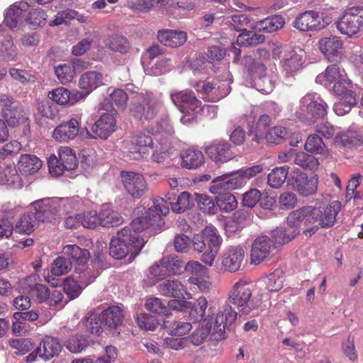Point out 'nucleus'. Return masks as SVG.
Listing matches in <instances>:
<instances>
[{"mask_svg":"<svg viewBox=\"0 0 363 363\" xmlns=\"http://www.w3.org/2000/svg\"><path fill=\"white\" fill-rule=\"evenodd\" d=\"M237 318V312L231 306H222L216 314L213 326L211 320L205 319L203 324L200 325L193 333L188 337V340L194 345L203 344L208 336L212 333L217 335L215 338H223L225 329L230 326Z\"/></svg>","mask_w":363,"mask_h":363,"instance_id":"f257e3e1","label":"nucleus"},{"mask_svg":"<svg viewBox=\"0 0 363 363\" xmlns=\"http://www.w3.org/2000/svg\"><path fill=\"white\" fill-rule=\"evenodd\" d=\"M145 241L142 238H138L131 233L128 227H124L118 230L110 242V255L115 259H121L130 255V259L135 258L142 248Z\"/></svg>","mask_w":363,"mask_h":363,"instance_id":"f03ea898","label":"nucleus"},{"mask_svg":"<svg viewBox=\"0 0 363 363\" xmlns=\"http://www.w3.org/2000/svg\"><path fill=\"white\" fill-rule=\"evenodd\" d=\"M222 242L223 239L217 229L212 225L206 227L192 240L194 249L203 252L201 261L209 267L213 266Z\"/></svg>","mask_w":363,"mask_h":363,"instance_id":"7ed1b4c3","label":"nucleus"},{"mask_svg":"<svg viewBox=\"0 0 363 363\" xmlns=\"http://www.w3.org/2000/svg\"><path fill=\"white\" fill-rule=\"evenodd\" d=\"M262 294L252 295V286L245 280L234 284L229 294L230 302L243 314L257 309L262 305Z\"/></svg>","mask_w":363,"mask_h":363,"instance_id":"20e7f679","label":"nucleus"},{"mask_svg":"<svg viewBox=\"0 0 363 363\" xmlns=\"http://www.w3.org/2000/svg\"><path fill=\"white\" fill-rule=\"evenodd\" d=\"M327 104L316 93H308L299 101L294 111L297 118L306 123H313L327 113Z\"/></svg>","mask_w":363,"mask_h":363,"instance_id":"39448f33","label":"nucleus"},{"mask_svg":"<svg viewBox=\"0 0 363 363\" xmlns=\"http://www.w3.org/2000/svg\"><path fill=\"white\" fill-rule=\"evenodd\" d=\"M169 211V208L167 202L163 198H156L153 200V206H151L145 217H139L134 219L130 223V228L131 233L138 238H140L138 235L149 225L159 226L163 223L162 217L167 215Z\"/></svg>","mask_w":363,"mask_h":363,"instance_id":"423d86ee","label":"nucleus"},{"mask_svg":"<svg viewBox=\"0 0 363 363\" xmlns=\"http://www.w3.org/2000/svg\"><path fill=\"white\" fill-rule=\"evenodd\" d=\"M320 215V208L311 206H303L291 211L287 216V223L290 227L303 225V233L311 236L318 230V218Z\"/></svg>","mask_w":363,"mask_h":363,"instance_id":"0eeeda50","label":"nucleus"},{"mask_svg":"<svg viewBox=\"0 0 363 363\" xmlns=\"http://www.w3.org/2000/svg\"><path fill=\"white\" fill-rule=\"evenodd\" d=\"M170 97L181 113L186 114L180 118L183 124H188L196 115L201 113V101L192 91H173Z\"/></svg>","mask_w":363,"mask_h":363,"instance_id":"6e6552de","label":"nucleus"},{"mask_svg":"<svg viewBox=\"0 0 363 363\" xmlns=\"http://www.w3.org/2000/svg\"><path fill=\"white\" fill-rule=\"evenodd\" d=\"M58 156L52 155L48 160L49 172L52 176L59 177L65 171L73 170L77 167L76 155L69 147H60Z\"/></svg>","mask_w":363,"mask_h":363,"instance_id":"1a4fd4ad","label":"nucleus"},{"mask_svg":"<svg viewBox=\"0 0 363 363\" xmlns=\"http://www.w3.org/2000/svg\"><path fill=\"white\" fill-rule=\"evenodd\" d=\"M137 103L130 105V111L137 119L145 118L147 120L155 117L159 111L157 99L151 92L140 93L136 96Z\"/></svg>","mask_w":363,"mask_h":363,"instance_id":"9d476101","label":"nucleus"},{"mask_svg":"<svg viewBox=\"0 0 363 363\" xmlns=\"http://www.w3.org/2000/svg\"><path fill=\"white\" fill-rule=\"evenodd\" d=\"M342 34L352 36L363 33V6H354L347 9L337 25Z\"/></svg>","mask_w":363,"mask_h":363,"instance_id":"9b49d317","label":"nucleus"},{"mask_svg":"<svg viewBox=\"0 0 363 363\" xmlns=\"http://www.w3.org/2000/svg\"><path fill=\"white\" fill-rule=\"evenodd\" d=\"M116 129V121L110 113L102 115L91 126V132L86 128L82 130L81 136L86 138L106 139Z\"/></svg>","mask_w":363,"mask_h":363,"instance_id":"f8f14e48","label":"nucleus"},{"mask_svg":"<svg viewBox=\"0 0 363 363\" xmlns=\"http://www.w3.org/2000/svg\"><path fill=\"white\" fill-rule=\"evenodd\" d=\"M121 178L125 190L135 199L141 198L148 190L147 183L140 173L123 171Z\"/></svg>","mask_w":363,"mask_h":363,"instance_id":"ddd939ff","label":"nucleus"},{"mask_svg":"<svg viewBox=\"0 0 363 363\" xmlns=\"http://www.w3.org/2000/svg\"><path fill=\"white\" fill-rule=\"evenodd\" d=\"M60 201L55 198H44L31 203L35 210V218L38 221H51L57 216H60L57 202Z\"/></svg>","mask_w":363,"mask_h":363,"instance_id":"4468645a","label":"nucleus"},{"mask_svg":"<svg viewBox=\"0 0 363 363\" xmlns=\"http://www.w3.org/2000/svg\"><path fill=\"white\" fill-rule=\"evenodd\" d=\"M274 248V240L271 238L265 235L257 236L252 243L251 263L259 264L269 257Z\"/></svg>","mask_w":363,"mask_h":363,"instance_id":"2eb2a0df","label":"nucleus"},{"mask_svg":"<svg viewBox=\"0 0 363 363\" xmlns=\"http://www.w3.org/2000/svg\"><path fill=\"white\" fill-rule=\"evenodd\" d=\"M245 251L242 246L235 245L227 247L220 257L222 268L227 272H238L245 259Z\"/></svg>","mask_w":363,"mask_h":363,"instance_id":"dca6fc26","label":"nucleus"},{"mask_svg":"<svg viewBox=\"0 0 363 363\" xmlns=\"http://www.w3.org/2000/svg\"><path fill=\"white\" fill-rule=\"evenodd\" d=\"M250 74L254 79L256 89L263 94L272 91L276 80L273 77L266 74V67L259 62H255L249 69Z\"/></svg>","mask_w":363,"mask_h":363,"instance_id":"f3484780","label":"nucleus"},{"mask_svg":"<svg viewBox=\"0 0 363 363\" xmlns=\"http://www.w3.org/2000/svg\"><path fill=\"white\" fill-rule=\"evenodd\" d=\"M326 23L318 12L307 11L295 19L294 27L301 31L317 30L323 28Z\"/></svg>","mask_w":363,"mask_h":363,"instance_id":"a211bd4d","label":"nucleus"},{"mask_svg":"<svg viewBox=\"0 0 363 363\" xmlns=\"http://www.w3.org/2000/svg\"><path fill=\"white\" fill-rule=\"evenodd\" d=\"M207 156L215 163L223 164L235 157L231 145L227 141H215L205 148Z\"/></svg>","mask_w":363,"mask_h":363,"instance_id":"6ab92c4d","label":"nucleus"},{"mask_svg":"<svg viewBox=\"0 0 363 363\" xmlns=\"http://www.w3.org/2000/svg\"><path fill=\"white\" fill-rule=\"evenodd\" d=\"M305 52L303 50H292L285 53L281 61L282 72L286 77H293L303 68Z\"/></svg>","mask_w":363,"mask_h":363,"instance_id":"aec40b11","label":"nucleus"},{"mask_svg":"<svg viewBox=\"0 0 363 363\" xmlns=\"http://www.w3.org/2000/svg\"><path fill=\"white\" fill-rule=\"evenodd\" d=\"M320 51L329 61H337L340 59L342 50V41L337 36L330 35L320 38L318 41Z\"/></svg>","mask_w":363,"mask_h":363,"instance_id":"412c9836","label":"nucleus"},{"mask_svg":"<svg viewBox=\"0 0 363 363\" xmlns=\"http://www.w3.org/2000/svg\"><path fill=\"white\" fill-rule=\"evenodd\" d=\"M79 133V121L71 118L62 121L52 132V138L58 142L67 143L74 140Z\"/></svg>","mask_w":363,"mask_h":363,"instance_id":"4be33fe9","label":"nucleus"},{"mask_svg":"<svg viewBox=\"0 0 363 363\" xmlns=\"http://www.w3.org/2000/svg\"><path fill=\"white\" fill-rule=\"evenodd\" d=\"M152 145V139L145 133H140L133 136L130 143H127L125 151L126 157L130 160H140L145 155L140 150V147H150Z\"/></svg>","mask_w":363,"mask_h":363,"instance_id":"5701e85b","label":"nucleus"},{"mask_svg":"<svg viewBox=\"0 0 363 363\" xmlns=\"http://www.w3.org/2000/svg\"><path fill=\"white\" fill-rule=\"evenodd\" d=\"M293 186L301 196H308L317 191L318 178L316 175L308 177L303 172L296 173L293 177Z\"/></svg>","mask_w":363,"mask_h":363,"instance_id":"b1692460","label":"nucleus"},{"mask_svg":"<svg viewBox=\"0 0 363 363\" xmlns=\"http://www.w3.org/2000/svg\"><path fill=\"white\" fill-rule=\"evenodd\" d=\"M62 350L60 340L52 336H45L42 339L36 348L38 357L44 361H48L55 356H57Z\"/></svg>","mask_w":363,"mask_h":363,"instance_id":"393cba45","label":"nucleus"},{"mask_svg":"<svg viewBox=\"0 0 363 363\" xmlns=\"http://www.w3.org/2000/svg\"><path fill=\"white\" fill-rule=\"evenodd\" d=\"M84 69V62L77 60L72 65H59L55 67V73L58 80L62 84H66L72 81L76 72H79Z\"/></svg>","mask_w":363,"mask_h":363,"instance_id":"a878e982","label":"nucleus"},{"mask_svg":"<svg viewBox=\"0 0 363 363\" xmlns=\"http://www.w3.org/2000/svg\"><path fill=\"white\" fill-rule=\"evenodd\" d=\"M270 121L269 116L264 114L259 118L255 125L248 126V135L251 137L252 141L262 143L266 140Z\"/></svg>","mask_w":363,"mask_h":363,"instance_id":"bb28decb","label":"nucleus"},{"mask_svg":"<svg viewBox=\"0 0 363 363\" xmlns=\"http://www.w3.org/2000/svg\"><path fill=\"white\" fill-rule=\"evenodd\" d=\"M157 38L165 46L177 48L186 42L187 35L182 30H163L158 32Z\"/></svg>","mask_w":363,"mask_h":363,"instance_id":"cd10ccee","label":"nucleus"},{"mask_svg":"<svg viewBox=\"0 0 363 363\" xmlns=\"http://www.w3.org/2000/svg\"><path fill=\"white\" fill-rule=\"evenodd\" d=\"M158 291L163 296L173 298H182L184 294L189 295L182 282L177 279H168L160 284Z\"/></svg>","mask_w":363,"mask_h":363,"instance_id":"c85d7f7f","label":"nucleus"},{"mask_svg":"<svg viewBox=\"0 0 363 363\" xmlns=\"http://www.w3.org/2000/svg\"><path fill=\"white\" fill-rule=\"evenodd\" d=\"M48 97L60 105H74L79 99H84V94L79 91L71 94L67 89L59 87L50 91Z\"/></svg>","mask_w":363,"mask_h":363,"instance_id":"c756f323","label":"nucleus"},{"mask_svg":"<svg viewBox=\"0 0 363 363\" xmlns=\"http://www.w3.org/2000/svg\"><path fill=\"white\" fill-rule=\"evenodd\" d=\"M123 313L118 306H112L104 310L99 315L104 325L110 328H116L121 325L123 320Z\"/></svg>","mask_w":363,"mask_h":363,"instance_id":"7c9ffc66","label":"nucleus"},{"mask_svg":"<svg viewBox=\"0 0 363 363\" xmlns=\"http://www.w3.org/2000/svg\"><path fill=\"white\" fill-rule=\"evenodd\" d=\"M232 80L225 81L218 84L212 82H203L202 90L204 94L210 95L212 101H218L226 96L230 91V84Z\"/></svg>","mask_w":363,"mask_h":363,"instance_id":"2f4dec72","label":"nucleus"},{"mask_svg":"<svg viewBox=\"0 0 363 363\" xmlns=\"http://www.w3.org/2000/svg\"><path fill=\"white\" fill-rule=\"evenodd\" d=\"M341 208V203L338 201H332L323 210L318 218V227L329 228L333 226L336 220V216Z\"/></svg>","mask_w":363,"mask_h":363,"instance_id":"473e14b6","label":"nucleus"},{"mask_svg":"<svg viewBox=\"0 0 363 363\" xmlns=\"http://www.w3.org/2000/svg\"><path fill=\"white\" fill-rule=\"evenodd\" d=\"M104 77L100 72L91 71L84 73L79 78V86L86 90L84 98L104 84Z\"/></svg>","mask_w":363,"mask_h":363,"instance_id":"72a5a7b5","label":"nucleus"},{"mask_svg":"<svg viewBox=\"0 0 363 363\" xmlns=\"http://www.w3.org/2000/svg\"><path fill=\"white\" fill-rule=\"evenodd\" d=\"M28 6L26 2L15 3L6 11L4 22L9 28L13 29L20 24L23 11Z\"/></svg>","mask_w":363,"mask_h":363,"instance_id":"f704fd0d","label":"nucleus"},{"mask_svg":"<svg viewBox=\"0 0 363 363\" xmlns=\"http://www.w3.org/2000/svg\"><path fill=\"white\" fill-rule=\"evenodd\" d=\"M182 167L193 169L199 167L204 162V156L201 151L189 148L181 153Z\"/></svg>","mask_w":363,"mask_h":363,"instance_id":"c9c22d12","label":"nucleus"},{"mask_svg":"<svg viewBox=\"0 0 363 363\" xmlns=\"http://www.w3.org/2000/svg\"><path fill=\"white\" fill-rule=\"evenodd\" d=\"M41 167V160L35 155L30 154L21 155L18 162V170L24 174L32 175L36 173Z\"/></svg>","mask_w":363,"mask_h":363,"instance_id":"e433bc0d","label":"nucleus"},{"mask_svg":"<svg viewBox=\"0 0 363 363\" xmlns=\"http://www.w3.org/2000/svg\"><path fill=\"white\" fill-rule=\"evenodd\" d=\"M123 222L122 216L113 210L108 204H104L99 213V225L104 227H113Z\"/></svg>","mask_w":363,"mask_h":363,"instance_id":"4c0bfd02","label":"nucleus"},{"mask_svg":"<svg viewBox=\"0 0 363 363\" xmlns=\"http://www.w3.org/2000/svg\"><path fill=\"white\" fill-rule=\"evenodd\" d=\"M3 114L4 118L9 126L16 127L23 125V128H27L29 125L28 116L21 109L13 108L3 110Z\"/></svg>","mask_w":363,"mask_h":363,"instance_id":"58836bf2","label":"nucleus"},{"mask_svg":"<svg viewBox=\"0 0 363 363\" xmlns=\"http://www.w3.org/2000/svg\"><path fill=\"white\" fill-rule=\"evenodd\" d=\"M0 184H6L16 189L23 186V183L17 169L13 165L0 169Z\"/></svg>","mask_w":363,"mask_h":363,"instance_id":"ea45409f","label":"nucleus"},{"mask_svg":"<svg viewBox=\"0 0 363 363\" xmlns=\"http://www.w3.org/2000/svg\"><path fill=\"white\" fill-rule=\"evenodd\" d=\"M71 268L72 262L69 259L64 257H58L52 264L50 271L48 270L47 272L45 271L44 272L45 279L48 282L51 283V279L49 275L50 272L53 276L59 277L67 274L70 271Z\"/></svg>","mask_w":363,"mask_h":363,"instance_id":"a19ab883","label":"nucleus"},{"mask_svg":"<svg viewBox=\"0 0 363 363\" xmlns=\"http://www.w3.org/2000/svg\"><path fill=\"white\" fill-rule=\"evenodd\" d=\"M164 201L167 202L166 200ZM167 204L171 206V208L174 213H182L194 206V199L190 193L183 191L177 196L175 201H169Z\"/></svg>","mask_w":363,"mask_h":363,"instance_id":"79ce46f5","label":"nucleus"},{"mask_svg":"<svg viewBox=\"0 0 363 363\" xmlns=\"http://www.w3.org/2000/svg\"><path fill=\"white\" fill-rule=\"evenodd\" d=\"M62 252L74 262L77 266L86 264L90 257V253L86 249H82L76 245H67L62 249Z\"/></svg>","mask_w":363,"mask_h":363,"instance_id":"37998d69","label":"nucleus"},{"mask_svg":"<svg viewBox=\"0 0 363 363\" xmlns=\"http://www.w3.org/2000/svg\"><path fill=\"white\" fill-rule=\"evenodd\" d=\"M284 18L280 16H274L259 21H256L254 30L265 33H272L281 28L284 25Z\"/></svg>","mask_w":363,"mask_h":363,"instance_id":"c03bdc74","label":"nucleus"},{"mask_svg":"<svg viewBox=\"0 0 363 363\" xmlns=\"http://www.w3.org/2000/svg\"><path fill=\"white\" fill-rule=\"evenodd\" d=\"M289 167L274 168L267 175V184L273 189H279L285 182L289 174Z\"/></svg>","mask_w":363,"mask_h":363,"instance_id":"a18cd8bd","label":"nucleus"},{"mask_svg":"<svg viewBox=\"0 0 363 363\" xmlns=\"http://www.w3.org/2000/svg\"><path fill=\"white\" fill-rule=\"evenodd\" d=\"M164 327L168 333L174 336H184L192 329L191 323L182 318L164 323Z\"/></svg>","mask_w":363,"mask_h":363,"instance_id":"49530a36","label":"nucleus"},{"mask_svg":"<svg viewBox=\"0 0 363 363\" xmlns=\"http://www.w3.org/2000/svg\"><path fill=\"white\" fill-rule=\"evenodd\" d=\"M323 76L318 75L316 77V82H320ZM323 77L330 83L336 84L341 80H345L347 78L345 70L341 68L338 65L334 64L328 66L324 72Z\"/></svg>","mask_w":363,"mask_h":363,"instance_id":"de8ad7c7","label":"nucleus"},{"mask_svg":"<svg viewBox=\"0 0 363 363\" xmlns=\"http://www.w3.org/2000/svg\"><path fill=\"white\" fill-rule=\"evenodd\" d=\"M305 150L315 154L327 155L328 150L322 139L317 135L313 134L308 137L305 143Z\"/></svg>","mask_w":363,"mask_h":363,"instance_id":"09e8293b","label":"nucleus"},{"mask_svg":"<svg viewBox=\"0 0 363 363\" xmlns=\"http://www.w3.org/2000/svg\"><path fill=\"white\" fill-rule=\"evenodd\" d=\"M106 45L112 51L121 54L126 53L130 45L126 38L118 35H113L106 40Z\"/></svg>","mask_w":363,"mask_h":363,"instance_id":"8fccbe9b","label":"nucleus"},{"mask_svg":"<svg viewBox=\"0 0 363 363\" xmlns=\"http://www.w3.org/2000/svg\"><path fill=\"white\" fill-rule=\"evenodd\" d=\"M75 272L79 274V281L86 286L94 281L98 276V272H95L93 267H90L86 264H82L79 266H76Z\"/></svg>","mask_w":363,"mask_h":363,"instance_id":"3c124183","label":"nucleus"},{"mask_svg":"<svg viewBox=\"0 0 363 363\" xmlns=\"http://www.w3.org/2000/svg\"><path fill=\"white\" fill-rule=\"evenodd\" d=\"M208 301L206 298L203 296L199 297L196 300V303L191 306L189 311V319L193 322H199L201 321L206 313V310L207 308Z\"/></svg>","mask_w":363,"mask_h":363,"instance_id":"603ef678","label":"nucleus"},{"mask_svg":"<svg viewBox=\"0 0 363 363\" xmlns=\"http://www.w3.org/2000/svg\"><path fill=\"white\" fill-rule=\"evenodd\" d=\"M294 164L308 170H316L319 166L318 160L311 155L300 152L295 155Z\"/></svg>","mask_w":363,"mask_h":363,"instance_id":"864d4df0","label":"nucleus"},{"mask_svg":"<svg viewBox=\"0 0 363 363\" xmlns=\"http://www.w3.org/2000/svg\"><path fill=\"white\" fill-rule=\"evenodd\" d=\"M298 233L297 229L291 228V227L287 229L279 227L272 231L273 238L272 239L274 240V243L284 244L291 240Z\"/></svg>","mask_w":363,"mask_h":363,"instance_id":"5fc2aeb1","label":"nucleus"},{"mask_svg":"<svg viewBox=\"0 0 363 363\" xmlns=\"http://www.w3.org/2000/svg\"><path fill=\"white\" fill-rule=\"evenodd\" d=\"M262 281L269 291H278L283 287L284 277L281 270L277 269L263 278Z\"/></svg>","mask_w":363,"mask_h":363,"instance_id":"6e6d98bb","label":"nucleus"},{"mask_svg":"<svg viewBox=\"0 0 363 363\" xmlns=\"http://www.w3.org/2000/svg\"><path fill=\"white\" fill-rule=\"evenodd\" d=\"M264 36L252 31L243 30L237 38V44L240 46L255 45L263 43Z\"/></svg>","mask_w":363,"mask_h":363,"instance_id":"4d7b16f0","label":"nucleus"},{"mask_svg":"<svg viewBox=\"0 0 363 363\" xmlns=\"http://www.w3.org/2000/svg\"><path fill=\"white\" fill-rule=\"evenodd\" d=\"M145 308L153 313L164 316H168L170 313H168V308L166 303L162 301L161 298L157 297H149L146 299L145 303Z\"/></svg>","mask_w":363,"mask_h":363,"instance_id":"13d9d810","label":"nucleus"},{"mask_svg":"<svg viewBox=\"0 0 363 363\" xmlns=\"http://www.w3.org/2000/svg\"><path fill=\"white\" fill-rule=\"evenodd\" d=\"M231 23L236 30L242 32L247 27L254 30L256 19L247 14H237L232 16Z\"/></svg>","mask_w":363,"mask_h":363,"instance_id":"bf43d9fd","label":"nucleus"},{"mask_svg":"<svg viewBox=\"0 0 363 363\" xmlns=\"http://www.w3.org/2000/svg\"><path fill=\"white\" fill-rule=\"evenodd\" d=\"M38 220L31 215H23L16 223L15 230L19 233L28 234L36 228Z\"/></svg>","mask_w":363,"mask_h":363,"instance_id":"052dcab7","label":"nucleus"},{"mask_svg":"<svg viewBox=\"0 0 363 363\" xmlns=\"http://www.w3.org/2000/svg\"><path fill=\"white\" fill-rule=\"evenodd\" d=\"M218 207L223 212H230L236 208L237 200L234 195L230 193H224L216 197Z\"/></svg>","mask_w":363,"mask_h":363,"instance_id":"680f3d73","label":"nucleus"},{"mask_svg":"<svg viewBox=\"0 0 363 363\" xmlns=\"http://www.w3.org/2000/svg\"><path fill=\"white\" fill-rule=\"evenodd\" d=\"M356 102L355 96L347 95V98H339V100L334 104L333 110L337 115L344 116L350 111Z\"/></svg>","mask_w":363,"mask_h":363,"instance_id":"e2e57ef3","label":"nucleus"},{"mask_svg":"<svg viewBox=\"0 0 363 363\" xmlns=\"http://www.w3.org/2000/svg\"><path fill=\"white\" fill-rule=\"evenodd\" d=\"M168 275L167 269H165L164 264L161 263L160 259L159 262H157L150 268L147 274L148 283L150 285H155Z\"/></svg>","mask_w":363,"mask_h":363,"instance_id":"0e129e2a","label":"nucleus"},{"mask_svg":"<svg viewBox=\"0 0 363 363\" xmlns=\"http://www.w3.org/2000/svg\"><path fill=\"white\" fill-rule=\"evenodd\" d=\"M57 202V207L59 209L60 215L63 213H69L72 211L79 209L81 206V201L79 197L72 198H57L55 197Z\"/></svg>","mask_w":363,"mask_h":363,"instance_id":"69168bd1","label":"nucleus"},{"mask_svg":"<svg viewBox=\"0 0 363 363\" xmlns=\"http://www.w3.org/2000/svg\"><path fill=\"white\" fill-rule=\"evenodd\" d=\"M196 201L199 208L206 213L215 214L217 207L213 200L207 195L195 194Z\"/></svg>","mask_w":363,"mask_h":363,"instance_id":"338daca9","label":"nucleus"},{"mask_svg":"<svg viewBox=\"0 0 363 363\" xmlns=\"http://www.w3.org/2000/svg\"><path fill=\"white\" fill-rule=\"evenodd\" d=\"M84 287L79 280L77 281L72 277H68L65 280L64 290L71 298L77 297Z\"/></svg>","mask_w":363,"mask_h":363,"instance_id":"774afa93","label":"nucleus"}]
</instances>
